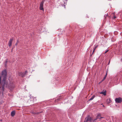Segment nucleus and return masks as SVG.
I'll return each instance as SVG.
<instances>
[{
	"label": "nucleus",
	"mask_w": 122,
	"mask_h": 122,
	"mask_svg": "<svg viewBox=\"0 0 122 122\" xmlns=\"http://www.w3.org/2000/svg\"><path fill=\"white\" fill-rule=\"evenodd\" d=\"M7 71L6 70H3L2 71V76L3 77V83L2 84L0 88L1 90L3 92L4 91V87L5 85L6 87H8L10 90H11L14 87V85L13 82L10 83L8 85V82L6 81L7 77Z\"/></svg>",
	"instance_id": "nucleus-1"
},
{
	"label": "nucleus",
	"mask_w": 122,
	"mask_h": 122,
	"mask_svg": "<svg viewBox=\"0 0 122 122\" xmlns=\"http://www.w3.org/2000/svg\"><path fill=\"white\" fill-rule=\"evenodd\" d=\"M93 120L91 118V117H90L88 115L85 118L84 122H87L89 121L90 122H92V121Z\"/></svg>",
	"instance_id": "nucleus-2"
},
{
	"label": "nucleus",
	"mask_w": 122,
	"mask_h": 122,
	"mask_svg": "<svg viewBox=\"0 0 122 122\" xmlns=\"http://www.w3.org/2000/svg\"><path fill=\"white\" fill-rule=\"evenodd\" d=\"M101 115L100 114H98L96 117V118L92 121V122H94L95 120H97L98 119H100L102 118H103L104 117H101Z\"/></svg>",
	"instance_id": "nucleus-3"
},
{
	"label": "nucleus",
	"mask_w": 122,
	"mask_h": 122,
	"mask_svg": "<svg viewBox=\"0 0 122 122\" xmlns=\"http://www.w3.org/2000/svg\"><path fill=\"white\" fill-rule=\"evenodd\" d=\"M44 3V1L43 0L41 2L40 4V9L41 10H44V8H43Z\"/></svg>",
	"instance_id": "nucleus-4"
},
{
	"label": "nucleus",
	"mask_w": 122,
	"mask_h": 122,
	"mask_svg": "<svg viewBox=\"0 0 122 122\" xmlns=\"http://www.w3.org/2000/svg\"><path fill=\"white\" fill-rule=\"evenodd\" d=\"M115 101L117 103H120L122 102V99L120 97L117 98L115 99Z\"/></svg>",
	"instance_id": "nucleus-5"
},
{
	"label": "nucleus",
	"mask_w": 122,
	"mask_h": 122,
	"mask_svg": "<svg viewBox=\"0 0 122 122\" xmlns=\"http://www.w3.org/2000/svg\"><path fill=\"white\" fill-rule=\"evenodd\" d=\"M13 39H10L8 42V45L9 47L11 46L12 45V41H13Z\"/></svg>",
	"instance_id": "nucleus-6"
},
{
	"label": "nucleus",
	"mask_w": 122,
	"mask_h": 122,
	"mask_svg": "<svg viewBox=\"0 0 122 122\" xmlns=\"http://www.w3.org/2000/svg\"><path fill=\"white\" fill-rule=\"evenodd\" d=\"M19 76L22 77H24L25 76L24 73L22 72L19 73Z\"/></svg>",
	"instance_id": "nucleus-7"
},
{
	"label": "nucleus",
	"mask_w": 122,
	"mask_h": 122,
	"mask_svg": "<svg viewBox=\"0 0 122 122\" xmlns=\"http://www.w3.org/2000/svg\"><path fill=\"white\" fill-rule=\"evenodd\" d=\"M15 114V111H13L11 113V116L12 117H13Z\"/></svg>",
	"instance_id": "nucleus-8"
},
{
	"label": "nucleus",
	"mask_w": 122,
	"mask_h": 122,
	"mask_svg": "<svg viewBox=\"0 0 122 122\" xmlns=\"http://www.w3.org/2000/svg\"><path fill=\"white\" fill-rule=\"evenodd\" d=\"M3 78L2 76V72L1 74H0V85L1 83V78Z\"/></svg>",
	"instance_id": "nucleus-9"
},
{
	"label": "nucleus",
	"mask_w": 122,
	"mask_h": 122,
	"mask_svg": "<svg viewBox=\"0 0 122 122\" xmlns=\"http://www.w3.org/2000/svg\"><path fill=\"white\" fill-rule=\"evenodd\" d=\"M106 91L105 90L104 92H100L99 93L100 94H103L104 95H106Z\"/></svg>",
	"instance_id": "nucleus-10"
},
{
	"label": "nucleus",
	"mask_w": 122,
	"mask_h": 122,
	"mask_svg": "<svg viewBox=\"0 0 122 122\" xmlns=\"http://www.w3.org/2000/svg\"><path fill=\"white\" fill-rule=\"evenodd\" d=\"M107 72L106 73V74L105 76H104V77L103 78V79H102V82L106 78L107 76Z\"/></svg>",
	"instance_id": "nucleus-11"
},
{
	"label": "nucleus",
	"mask_w": 122,
	"mask_h": 122,
	"mask_svg": "<svg viewBox=\"0 0 122 122\" xmlns=\"http://www.w3.org/2000/svg\"><path fill=\"white\" fill-rule=\"evenodd\" d=\"M107 103H110L111 102L110 99H108L107 100Z\"/></svg>",
	"instance_id": "nucleus-12"
},
{
	"label": "nucleus",
	"mask_w": 122,
	"mask_h": 122,
	"mask_svg": "<svg viewBox=\"0 0 122 122\" xmlns=\"http://www.w3.org/2000/svg\"><path fill=\"white\" fill-rule=\"evenodd\" d=\"M95 97V95H93V96L89 100V101H91L92 100H93Z\"/></svg>",
	"instance_id": "nucleus-13"
},
{
	"label": "nucleus",
	"mask_w": 122,
	"mask_h": 122,
	"mask_svg": "<svg viewBox=\"0 0 122 122\" xmlns=\"http://www.w3.org/2000/svg\"><path fill=\"white\" fill-rule=\"evenodd\" d=\"M19 40H17V42H16V43L15 44V45L16 46L18 44V43H19Z\"/></svg>",
	"instance_id": "nucleus-14"
},
{
	"label": "nucleus",
	"mask_w": 122,
	"mask_h": 122,
	"mask_svg": "<svg viewBox=\"0 0 122 122\" xmlns=\"http://www.w3.org/2000/svg\"><path fill=\"white\" fill-rule=\"evenodd\" d=\"M98 45H97V46H96L95 47V48H94V50H95L96 49V48L97 47H98Z\"/></svg>",
	"instance_id": "nucleus-15"
},
{
	"label": "nucleus",
	"mask_w": 122,
	"mask_h": 122,
	"mask_svg": "<svg viewBox=\"0 0 122 122\" xmlns=\"http://www.w3.org/2000/svg\"><path fill=\"white\" fill-rule=\"evenodd\" d=\"M27 73V71H25L24 73V74L25 75V76L26 75V74Z\"/></svg>",
	"instance_id": "nucleus-16"
},
{
	"label": "nucleus",
	"mask_w": 122,
	"mask_h": 122,
	"mask_svg": "<svg viewBox=\"0 0 122 122\" xmlns=\"http://www.w3.org/2000/svg\"><path fill=\"white\" fill-rule=\"evenodd\" d=\"M108 50H106L105 51V54L106 53H107L108 51Z\"/></svg>",
	"instance_id": "nucleus-17"
},
{
	"label": "nucleus",
	"mask_w": 122,
	"mask_h": 122,
	"mask_svg": "<svg viewBox=\"0 0 122 122\" xmlns=\"http://www.w3.org/2000/svg\"><path fill=\"white\" fill-rule=\"evenodd\" d=\"M95 50H94V49L93 51V52H92V54H93L94 52L95 51Z\"/></svg>",
	"instance_id": "nucleus-18"
},
{
	"label": "nucleus",
	"mask_w": 122,
	"mask_h": 122,
	"mask_svg": "<svg viewBox=\"0 0 122 122\" xmlns=\"http://www.w3.org/2000/svg\"><path fill=\"white\" fill-rule=\"evenodd\" d=\"M116 18V16H114V19H115Z\"/></svg>",
	"instance_id": "nucleus-19"
},
{
	"label": "nucleus",
	"mask_w": 122,
	"mask_h": 122,
	"mask_svg": "<svg viewBox=\"0 0 122 122\" xmlns=\"http://www.w3.org/2000/svg\"><path fill=\"white\" fill-rule=\"evenodd\" d=\"M102 82V81H101V82H100L99 83V84L100 83H101Z\"/></svg>",
	"instance_id": "nucleus-20"
},
{
	"label": "nucleus",
	"mask_w": 122,
	"mask_h": 122,
	"mask_svg": "<svg viewBox=\"0 0 122 122\" xmlns=\"http://www.w3.org/2000/svg\"><path fill=\"white\" fill-rule=\"evenodd\" d=\"M6 63L7 62V61H6Z\"/></svg>",
	"instance_id": "nucleus-21"
},
{
	"label": "nucleus",
	"mask_w": 122,
	"mask_h": 122,
	"mask_svg": "<svg viewBox=\"0 0 122 122\" xmlns=\"http://www.w3.org/2000/svg\"><path fill=\"white\" fill-rule=\"evenodd\" d=\"M5 66H6V64H5Z\"/></svg>",
	"instance_id": "nucleus-22"
}]
</instances>
